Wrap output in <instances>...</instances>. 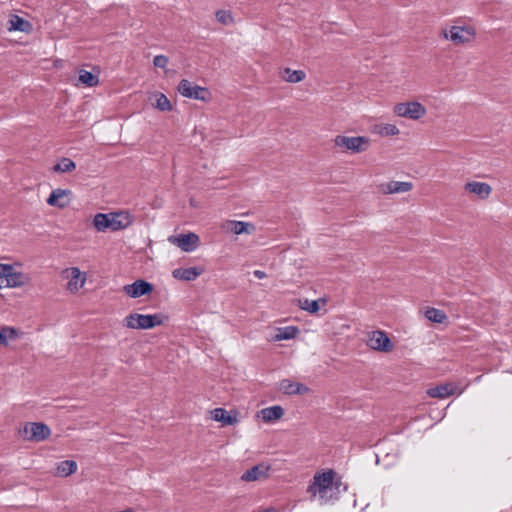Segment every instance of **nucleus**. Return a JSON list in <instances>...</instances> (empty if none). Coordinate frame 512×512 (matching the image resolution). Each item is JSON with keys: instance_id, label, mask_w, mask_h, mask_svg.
Segmentation results:
<instances>
[{"instance_id": "obj_17", "label": "nucleus", "mask_w": 512, "mask_h": 512, "mask_svg": "<svg viewBox=\"0 0 512 512\" xmlns=\"http://www.w3.org/2000/svg\"><path fill=\"white\" fill-rule=\"evenodd\" d=\"M380 187L383 193L394 194L410 191L413 188V184L411 182L404 181H390L388 183L382 184Z\"/></svg>"}, {"instance_id": "obj_7", "label": "nucleus", "mask_w": 512, "mask_h": 512, "mask_svg": "<svg viewBox=\"0 0 512 512\" xmlns=\"http://www.w3.org/2000/svg\"><path fill=\"white\" fill-rule=\"evenodd\" d=\"M51 434L50 428L41 422H29L24 426V438L29 441H43Z\"/></svg>"}, {"instance_id": "obj_3", "label": "nucleus", "mask_w": 512, "mask_h": 512, "mask_svg": "<svg viewBox=\"0 0 512 512\" xmlns=\"http://www.w3.org/2000/svg\"><path fill=\"white\" fill-rule=\"evenodd\" d=\"M476 29L473 26L453 25L449 28L442 29L440 37L451 41L455 45H464L473 41L476 37Z\"/></svg>"}, {"instance_id": "obj_26", "label": "nucleus", "mask_w": 512, "mask_h": 512, "mask_svg": "<svg viewBox=\"0 0 512 512\" xmlns=\"http://www.w3.org/2000/svg\"><path fill=\"white\" fill-rule=\"evenodd\" d=\"M76 164L70 158L63 157L52 167L53 172L67 173L75 170Z\"/></svg>"}, {"instance_id": "obj_35", "label": "nucleus", "mask_w": 512, "mask_h": 512, "mask_svg": "<svg viewBox=\"0 0 512 512\" xmlns=\"http://www.w3.org/2000/svg\"><path fill=\"white\" fill-rule=\"evenodd\" d=\"M319 302L317 300H312V301H309L308 299H306L304 301V305L302 306V309L310 312V313H315L319 310Z\"/></svg>"}, {"instance_id": "obj_8", "label": "nucleus", "mask_w": 512, "mask_h": 512, "mask_svg": "<svg viewBox=\"0 0 512 512\" xmlns=\"http://www.w3.org/2000/svg\"><path fill=\"white\" fill-rule=\"evenodd\" d=\"M178 92L185 98L195 100H207V89L198 85L193 84L187 79H182L177 88Z\"/></svg>"}, {"instance_id": "obj_1", "label": "nucleus", "mask_w": 512, "mask_h": 512, "mask_svg": "<svg viewBox=\"0 0 512 512\" xmlns=\"http://www.w3.org/2000/svg\"><path fill=\"white\" fill-rule=\"evenodd\" d=\"M134 221L128 211L110 213H97L93 218V225L97 231H119L128 228Z\"/></svg>"}, {"instance_id": "obj_16", "label": "nucleus", "mask_w": 512, "mask_h": 512, "mask_svg": "<svg viewBox=\"0 0 512 512\" xmlns=\"http://www.w3.org/2000/svg\"><path fill=\"white\" fill-rule=\"evenodd\" d=\"M465 190L477 195L481 199H486L491 194L492 188L488 183L471 181L465 184Z\"/></svg>"}, {"instance_id": "obj_37", "label": "nucleus", "mask_w": 512, "mask_h": 512, "mask_svg": "<svg viewBox=\"0 0 512 512\" xmlns=\"http://www.w3.org/2000/svg\"><path fill=\"white\" fill-rule=\"evenodd\" d=\"M12 270V265L9 264H0V280H3L6 272Z\"/></svg>"}, {"instance_id": "obj_14", "label": "nucleus", "mask_w": 512, "mask_h": 512, "mask_svg": "<svg viewBox=\"0 0 512 512\" xmlns=\"http://www.w3.org/2000/svg\"><path fill=\"white\" fill-rule=\"evenodd\" d=\"M279 390L286 395H301L307 393L309 388L302 383L283 379L279 383Z\"/></svg>"}, {"instance_id": "obj_6", "label": "nucleus", "mask_w": 512, "mask_h": 512, "mask_svg": "<svg viewBox=\"0 0 512 512\" xmlns=\"http://www.w3.org/2000/svg\"><path fill=\"white\" fill-rule=\"evenodd\" d=\"M394 113L400 117L418 120L426 114V108L416 101L404 102L395 105Z\"/></svg>"}, {"instance_id": "obj_15", "label": "nucleus", "mask_w": 512, "mask_h": 512, "mask_svg": "<svg viewBox=\"0 0 512 512\" xmlns=\"http://www.w3.org/2000/svg\"><path fill=\"white\" fill-rule=\"evenodd\" d=\"M24 276L21 272H17L12 267L11 271H7L3 280H0V288H16L24 285Z\"/></svg>"}, {"instance_id": "obj_25", "label": "nucleus", "mask_w": 512, "mask_h": 512, "mask_svg": "<svg viewBox=\"0 0 512 512\" xmlns=\"http://www.w3.org/2000/svg\"><path fill=\"white\" fill-rule=\"evenodd\" d=\"M10 31L28 32L31 24L18 15H13L9 20Z\"/></svg>"}, {"instance_id": "obj_28", "label": "nucleus", "mask_w": 512, "mask_h": 512, "mask_svg": "<svg viewBox=\"0 0 512 512\" xmlns=\"http://www.w3.org/2000/svg\"><path fill=\"white\" fill-rule=\"evenodd\" d=\"M299 329L295 326H286L279 328L275 336L276 340H290L297 336Z\"/></svg>"}, {"instance_id": "obj_31", "label": "nucleus", "mask_w": 512, "mask_h": 512, "mask_svg": "<svg viewBox=\"0 0 512 512\" xmlns=\"http://www.w3.org/2000/svg\"><path fill=\"white\" fill-rule=\"evenodd\" d=\"M18 337V330L14 327L5 326L0 329V345L6 346L8 339H16Z\"/></svg>"}, {"instance_id": "obj_4", "label": "nucleus", "mask_w": 512, "mask_h": 512, "mask_svg": "<svg viewBox=\"0 0 512 512\" xmlns=\"http://www.w3.org/2000/svg\"><path fill=\"white\" fill-rule=\"evenodd\" d=\"M163 323L158 314L130 313L124 318L123 325L130 329H152Z\"/></svg>"}, {"instance_id": "obj_38", "label": "nucleus", "mask_w": 512, "mask_h": 512, "mask_svg": "<svg viewBox=\"0 0 512 512\" xmlns=\"http://www.w3.org/2000/svg\"><path fill=\"white\" fill-rule=\"evenodd\" d=\"M253 275L257 278V279H264L267 275L264 271L262 270H255L253 272Z\"/></svg>"}, {"instance_id": "obj_34", "label": "nucleus", "mask_w": 512, "mask_h": 512, "mask_svg": "<svg viewBox=\"0 0 512 512\" xmlns=\"http://www.w3.org/2000/svg\"><path fill=\"white\" fill-rule=\"evenodd\" d=\"M379 133L382 136H395L399 134V129L394 124H384L381 128Z\"/></svg>"}, {"instance_id": "obj_20", "label": "nucleus", "mask_w": 512, "mask_h": 512, "mask_svg": "<svg viewBox=\"0 0 512 512\" xmlns=\"http://www.w3.org/2000/svg\"><path fill=\"white\" fill-rule=\"evenodd\" d=\"M202 272L203 270L197 267L177 268L172 271V276L178 280L193 281L201 275Z\"/></svg>"}, {"instance_id": "obj_19", "label": "nucleus", "mask_w": 512, "mask_h": 512, "mask_svg": "<svg viewBox=\"0 0 512 512\" xmlns=\"http://www.w3.org/2000/svg\"><path fill=\"white\" fill-rule=\"evenodd\" d=\"M86 281L85 274H82L79 268L72 267L70 269V279L67 288L71 292H76L83 287Z\"/></svg>"}, {"instance_id": "obj_10", "label": "nucleus", "mask_w": 512, "mask_h": 512, "mask_svg": "<svg viewBox=\"0 0 512 512\" xmlns=\"http://www.w3.org/2000/svg\"><path fill=\"white\" fill-rule=\"evenodd\" d=\"M199 236L195 233L179 234L171 236L169 241L177 245L185 252H192L197 249L199 244Z\"/></svg>"}, {"instance_id": "obj_18", "label": "nucleus", "mask_w": 512, "mask_h": 512, "mask_svg": "<svg viewBox=\"0 0 512 512\" xmlns=\"http://www.w3.org/2000/svg\"><path fill=\"white\" fill-rule=\"evenodd\" d=\"M68 194H70L69 190L55 189L49 195L47 203L51 206L64 208L69 204V200L67 199Z\"/></svg>"}, {"instance_id": "obj_30", "label": "nucleus", "mask_w": 512, "mask_h": 512, "mask_svg": "<svg viewBox=\"0 0 512 512\" xmlns=\"http://www.w3.org/2000/svg\"><path fill=\"white\" fill-rule=\"evenodd\" d=\"M79 81L87 87H94L99 83L98 76L87 70L79 71Z\"/></svg>"}, {"instance_id": "obj_29", "label": "nucleus", "mask_w": 512, "mask_h": 512, "mask_svg": "<svg viewBox=\"0 0 512 512\" xmlns=\"http://www.w3.org/2000/svg\"><path fill=\"white\" fill-rule=\"evenodd\" d=\"M425 317L434 323H443L447 319L445 312L437 308H428Z\"/></svg>"}, {"instance_id": "obj_11", "label": "nucleus", "mask_w": 512, "mask_h": 512, "mask_svg": "<svg viewBox=\"0 0 512 512\" xmlns=\"http://www.w3.org/2000/svg\"><path fill=\"white\" fill-rule=\"evenodd\" d=\"M123 291L131 298H139L153 291V285L145 280L138 279L132 284L123 287Z\"/></svg>"}, {"instance_id": "obj_22", "label": "nucleus", "mask_w": 512, "mask_h": 512, "mask_svg": "<svg viewBox=\"0 0 512 512\" xmlns=\"http://www.w3.org/2000/svg\"><path fill=\"white\" fill-rule=\"evenodd\" d=\"M283 414L284 409L279 405L263 408L260 411L261 418L266 423L280 419L283 416Z\"/></svg>"}, {"instance_id": "obj_27", "label": "nucleus", "mask_w": 512, "mask_h": 512, "mask_svg": "<svg viewBox=\"0 0 512 512\" xmlns=\"http://www.w3.org/2000/svg\"><path fill=\"white\" fill-rule=\"evenodd\" d=\"M77 470V463L73 460H64L57 466V474L62 477H67Z\"/></svg>"}, {"instance_id": "obj_2", "label": "nucleus", "mask_w": 512, "mask_h": 512, "mask_svg": "<svg viewBox=\"0 0 512 512\" xmlns=\"http://www.w3.org/2000/svg\"><path fill=\"white\" fill-rule=\"evenodd\" d=\"M334 471L328 470L322 473H316L313 477V482L308 486L307 492L312 496H319L320 503L327 504L332 498V495L328 496V492L335 489H339L340 482L334 483Z\"/></svg>"}, {"instance_id": "obj_9", "label": "nucleus", "mask_w": 512, "mask_h": 512, "mask_svg": "<svg viewBox=\"0 0 512 512\" xmlns=\"http://www.w3.org/2000/svg\"><path fill=\"white\" fill-rule=\"evenodd\" d=\"M367 344L370 348L377 351L389 352L393 349V344L384 331L376 330L370 335Z\"/></svg>"}, {"instance_id": "obj_33", "label": "nucleus", "mask_w": 512, "mask_h": 512, "mask_svg": "<svg viewBox=\"0 0 512 512\" xmlns=\"http://www.w3.org/2000/svg\"><path fill=\"white\" fill-rule=\"evenodd\" d=\"M215 16L217 21L223 25H231L234 22V18L228 10H218Z\"/></svg>"}, {"instance_id": "obj_32", "label": "nucleus", "mask_w": 512, "mask_h": 512, "mask_svg": "<svg viewBox=\"0 0 512 512\" xmlns=\"http://www.w3.org/2000/svg\"><path fill=\"white\" fill-rule=\"evenodd\" d=\"M155 97H156L155 107L158 110L163 111V112L172 110V105L165 94L157 93V94H155Z\"/></svg>"}, {"instance_id": "obj_21", "label": "nucleus", "mask_w": 512, "mask_h": 512, "mask_svg": "<svg viewBox=\"0 0 512 512\" xmlns=\"http://www.w3.org/2000/svg\"><path fill=\"white\" fill-rule=\"evenodd\" d=\"M456 391V387L452 384L445 383L435 387H431L427 390V394L432 398H446L453 395Z\"/></svg>"}, {"instance_id": "obj_5", "label": "nucleus", "mask_w": 512, "mask_h": 512, "mask_svg": "<svg viewBox=\"0 0 512 512\" xmlns=\"http://www.w3.org/2000/svg\"><path fill=\"white\" fill-rule=\"evenodd\" d=\"M370 140L365 136H344L337 135L334 139L335 146L351 151L352 153H361L368 149Z\"/></svg>"}, {"instance_id": "obj_12", "label": "nucleus", "mask_w": 512, "mask_h": 512, "mask_svg": "<svg viewBox=\"0 0 512 512\" xmlns=\"http://www.w3.org/2000/svg\"><path fill=\"white\" fill-rule=\"evenodd\" d=\"M270 465L266 463H259L254 465L241 475V480L244 482H253L265 480L269 477Z\"/></svg>"}, {"instance_id": "obj_13", "label": "nucleus", "mask_w": 512, "mask_h": 512, "mask_svg": "<svg viewBox=\"0 0 512 512\" xmlns=\"http://www.w3.org/2000/svg\"><path fill=\"white\" fill-rule=\"evenodd\" d=\"M221 229L224 232H232L235 235L252 234L255 231V226L250 222L226 220L222 223Z\"/></svg>"}, {"instance_id": "obj_36", "label": "nucleus", "mask_w": 512, "mask_h": 512, "mask_svg": "<svg viewBox=\"0 0 512 512\" xmlns=\"http://www.w3.org/2000/svg\"><path fill=\"white\" fill-rule=\"evenodd\" d=\"M168 62V57L165 55H156L153 59V65L157 68H165Z\"/></svg>"}, {"instance_id": "obj_23", "label": "nucleus", "mask_w": 512, "mask_h": 512, "mask_svg": "<svg viewBox=\"0 0 512 512\" xmlns=\"http://www.w3.org/2000/svg\"><path fill=\"white\" fill-rule=\"evenodd\" d=\"M211 415L213 420L224 425H234L237 423L236 416H231L224 408H215L212 410Z\"/></svg>"}, {"instance_id": "obj_24", "label": "nucleus", "mask_w": 512, "mask_h": 512, "mask_svg": "<svg viewBox=\"0 0 512 512\" xmlns=\"http://www.w3.org/2000/svg\"><path fill=\"white\" fill-rule=\"evenodd\" d=\"M306 77V73L303 70H292L290 68H284L281 71V78L289 83H299Z\"/></svg>"}]
</instances>
